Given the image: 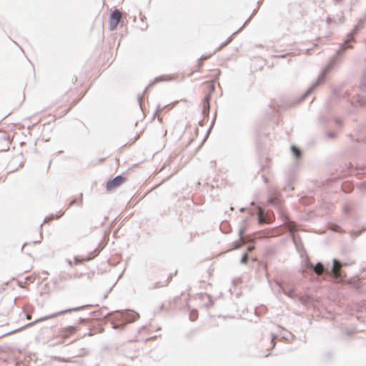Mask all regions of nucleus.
<instances>
[{"label":"nucleus","mask_w":366,"mask_h":366,"mask_svg":"<svg viewBox=\"0 0 366 366\" xmlns=\"http://www.w3.org/2000/svg\"><path fill=\"white\" fill-rule=\"evenodd\" d=\"M45 320H46V317H44L39 318V319L36 320L35 321H34V322H30V323H29V324L26 325L24 326V327L32 326V325H34V324H36V322H42V321H44ZM23 328H24V327H23ZM20 329L21 330V329H22V327H21V328H20Z\"/></svg>","instance_id":"obj_6"},{"label":"nucleus","mask_w":366,"mask_h":366,"mask_svg":"<svg viewBox=\"0 0 366 366\" xmlns=\"http://www.w3.org/2000/svg\"><path fill=\"white\" fill-rule=\"evenodd\" d=\"M122 18V13L115 9L111 15V29L114 30L117 28L118 23Z\"/></svg>","instance_id":"obj_1"},{"label":"nucleus","mask_w":366,"mask_h":366,"mask_svg":"<svg viewBox=\"0 0 366 366\" xmlns=\"http://www.w3.org/2000/svg\"><path fill=\"white\" fill-rule=\"evenodd\" d=\"M291 149L296 157H298L300 155V150L296 147L292 146Z\"/></svg>","instance_id":"obj_7"},{"label":"nucleus","mask_w":366,"mask_h":366,"mask_svg":"<svg viewBox=\"0 0 366 366\" xmlns=\"http://www.w3.org/2000/svg\"><path fill=\"white\" fill-rule=\"evenodd\" d=\"M46 223V217L44 219L43 224Z\"/></svg>","instance_id":"obj_14"},{"label":"nucleus","mask_w":366,"mask_h":366,"mask_svg":"<svg viewBox=\"0 0 366 366\" xmlns=\"http://www.w3.org/2000/svg\"><path fill=\"white\" fill-rule=\"evenodd\" d=\"M26 319H30V315H26Z\"/></svg>","instance_id":"obj_13"},{"label":"nucleus","mask_w":366,"mask_h":366,"mask_svg":"<svg viewBox=\"0 0 366 366\" xmlns=\"http://www.w3.org/2000/svg\"><path fill=\"white\" fill-rule=\"evenodd\" d=\"M78 310L77 308H74V309H69L67 311H75V310Z\"/></svg>","instance_id":"obj_11"},{"label":"nucleus","mask_w":366,"mask_h":366,"mask_svg":"<svg viewBox=\"0 0 366 366\" xmlns=\"http://www.w3.org/2000/svg\"><path fill=\"white\" fill-rule=\"evenodd\" d=\"M19 330H21V329H16V330H15L14 331H11L9 332H7L6 335L12 334V333H14V332H15L16 331H19ZM4 336H6V334H4Z\"/></svg>","instance_id":"obj_9"},{"label":"nucleus","mask_w":366,"mask_h":366,"mask_svg":"<svg viewBox=\"0 0 366 366\" xmlns=\"http://www.w3.org/2000/svg\"><path fill=\"white\" fill-rule=\"evenodd\" d=\"M314 270L317 274H320L323 271V266L321 263H317L315 267Z\"/></svg>","instance_id":"obj_5"},{"label":"nucleus","mask_w":366,"mask_h":366,"mask_svg":"<svg viewBox=\"0 0 366 366\" xmlns=\"http://www.w3.org/2000/svg\"><path fill=\"white\" fill-rule=\"evenodd\" d=\"M65 312H66V311L61 312H59V314H63V313H64Z\"/></svg>","instance_id":"obj_16"},{"label":"nucleus","mask_w":366,"mask_h":366,"mask_svg":"<svg viewBox=\"0 0 366 366\" xmlns=\"http://www.w3.org/2000/svg\"><path fill=\"white\" fill-rule=\"evenodd\" d=\"M252 249H253V247H248V251H252Z\"/></svg>","instance_id":"obj_12"},{"label":"nucleus","mask_w":366,"mask_h":366,"mask_svg":"<svg viewBox=\"0 0 366 366\" xmlns=\"http://www.w3.org/2000/svg\"><path fill=\"white\" fill-rule=\"evenodd\" d=\"M329 69L327 67V68H325L322 73L319 75L318 78H317V80L316 81L315 84H314L312 85V86L307 92L306 94H307L308 93H310L314 88L315 86L321 81L324 79L325 74L327 73Z\"/></svg>","instance_id":"obj_4"},{"label":"nucleus","mask_w":366,"mask_h":366,"mask_svg":"<svg viewBox=\"0 0 366 366\" xmlns=\"http://www.w3.org/2000/svg\"><path fill=\"white\" fill-rule=\"evenodd\" d=\"M342 264L339 261H337L335 259H333V267L332 269V272L335 278H339L341 277L340 268L342 267Z\"/></svg>","instance_id":"obj_3"},{"label":"nucleus","mask_w":366,"mask_h":366,"mask_svg":"<svg viewBox=\"0 0 366 366\" xmlns=\"http://www.w3.org/2000/svg\"><path fill=\"white\" fill-rule=\"evenodd\" d=\"M239 236L242 237V234H243V233H244V229H239Z\"/></svg>","instance_id":"obj_10"},{"label":"nucleus","mask_w":366,"mask_h":366,"mask_svg":"<svg viewBox=\"0 0 366 366\" xmlns=\"http://www.w3.org/2000/svg\"><path fill=\"white\" fill-rule=\"evenodd\" d=\"M74 260L76 261V262H78V259L76 258H74Z\"/></svg>","instance_id":"obj_15"},{"label":"nucleus","mask_w":366,"mask_h":366,"mask_svg":"<svg viewBox=\"0 0 366 366\" xmlns=\"http://www.w3.org/2000/svg\"><path fill=\"white\" fill-rule=\"evenodd\" d=\"M124 178L122 177L121 175L117 176L115 178H114L112 180L109 182L107 183V188L108 189H112L114 188L119 185H120L122 182L124 181Z\"/></svg>","instance_id":"obj_2"},{"label":"nucleus","mask_w":366,"mask_h":366,"mask_svg":"<svg viewBox=\"0 0 366 366\" xmlns=\"http://www.w3.org/2000/svg\"><path fill=\"white\" fill-rule=\"evenodd\" d=\"M247 255L245 254L242 257L240 262L242 264H245L247 262Z\"/></svg>","instance_id":"obj_8"}]
</instances>
